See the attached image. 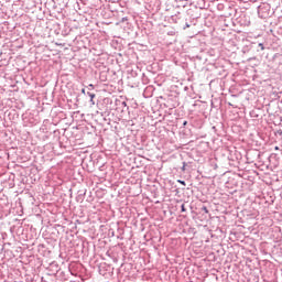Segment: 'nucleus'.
I'll return each instance as SVG.
<instances>
[{"mask_svg":"<svg viewBox=\"0 0 282 282\" xmlns=\"http://www.w3.org/2000/svg\"><path fill=\"white\" fill-rule=\"evenodd\" d=\"M88 96L91 98L93 105H95V101H94L95 95L94 94H88Z\"/></svg>","mask_w":282,"mask_h":282,"instance_id":"f257e3e1","label":"nucleus"},{"mask_svg":"<svg viewBox=\"0 0 282 282\" xmlns=\"http://www.w3.org/2000/svg\"><path fill=\"white\" fill-rule=\"evenodd\" d=\"M177 182L181 183L183 186H186L185 181L178 180Z\"/></svg>","mask_w":282,"mask_h":282,"instance_id":"f03ea898","label":"nucleus"},{"mask_svg":"<svg viewBox=\"0 0 282 282\" xmlns=\"http://www.w3.org/2000/svg\"><path fill=\"white\" fill-rule=\"evenodd\" d=\"M182 212H186L185 204H182Z\"/></svg>","mask_w":282,"mask_h":282,"instance_id":"7ed1b4c3","label":"nucleus"},{"mask_svg":"<svg viewBox=\"0 0 282 282\" xmlns=\"http://www.w3.org/2000/svg\"><path fill=\"white\" fill-rule=\"evenodd\" d=\"M88 87H90L91 89H94V85H93V84L88 85Z\"/></svg>","mask_w":282,"mask_h":282,"instance_id":"20e7f679","label":"nucleus"},{"mask_svg":"<svg viewBox=\"0 0 282 282\" xmlns=\"http://www.w3.org/2000/svg\"><path fill=\"white\" fill-rule=\"evenodd\" d=\"M279 150V147H275V151H278Z\"/></svg>","mask_w":282,"mask_h":282,"instance_id":"39448f33","label":"nucleus"}]
</instances>
